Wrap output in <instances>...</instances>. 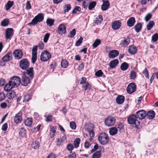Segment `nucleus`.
<instances>
[{"instance_id":"obj_60","label":"nucleus","mask_w":158,"mask_h":158,"mask_svg":"<svg viewBox=\"0 0 158 158\" xmlns=\"http://www.w3.org/2000/svg\"><path fill=\"white\" fill-rule=\"evenodd\" d=\"M143 73L144 74L145 76L147 78H149V74L148 71L146 68H145L143 72Z\"/></svg>"},{"instance_id":"obj_31","label":"nucleus","mask_w":158,"mask_h":158,"mask_svg":"<svg viewBox=\"0 0 158 158\" xmlns=\"http://www.w3.org/2000/svg\"><path fill=\"white\" fill-rule=\"evenodd\" d=\"M135 30L137 33L139 32L142 28V25L141 23H138L135 26Z\"/></svg>"},{"instance_id":"obj_8","label":"nucleus","mask_w":158,"mask_h":158,"mask_svg":"<svg viewBox=\"0 0 158 158\" xmlns=\"http://www.w3.org/2000/svg\"><path fill=\"white\" fill-rule=\"evenodd\" d=\"M22 81L21 84L24 86H27L30 83V80L29 78L26 76L25 72L23 73L22 76Z\"/></svg>"},{"instance_id":"obj_48","label":"nucleus","mask_w":158,"mask_h":158,"mask_svg":"<svg viewBox=\"0 0 158 158\" xmlns=\"http://www.w3.org/2000/svg\"><path fill=\"white\" fill-rule=\"evenodd\" d=\"M71 154L68 156V158H76V154L75 152H70Z\"/></svg>"},{"instance_id":"obj_42","label":"nucleus","mask_w":158,"mask_h":158,"mask_svg":"<svg viewBox=\"0 0 158 158\" xmlns=\"http://www.w3.org/2000/svg\"><path fill=\"white\" fill-rule=\"evenodd\" d=\"M96 4V3L95 1H93L90 3L88 9L89 10H91L93 8H94Z\"/></svg>"},{"instance_id":"obj_52","label":"nucleus","mask_w":158,"mask_h":158,"mask_svg":"<svg viewBox=\"0 0 158 158\" xmlns=\"http://www.w3.org/2000/svg\"><path fill=\"white\" fill-rule=\"evenodd\" d=\"M49 36L50 34L48 33H46L45 35L44 38V43H46L47 42L49 38Z\"/></svg>"},{"instance_id":"obj_54","label":"nucleus","mask_w":158,"mask_h":158,"mask_svg":"<svg viewBox=\"0 0 158 158\" xmlns=\"http://www.w3.org/2000/svg\"><path fill=\"white\" fill-rule=\"evenodd\" d=\"M83 40V38L81 37L80 39L78 40L76 42V45L77 46H79L82 43Z\"/></svg>"},{"instance_id":"obj_63","label":"nucleus","mask_w":158,"mask_h":158,"mask_svg":"<svg viewBox=\"0 0 158 158\" xmlns=\"http://www.w3.org/2000/svg\"><path fill=\"white\" fill-rule=\"evenodd\" d=\"M44 44L42 42H40L38 44L39 48L40 50H42L44 48Z\"/></svg>"},{"instance_id":"obj_26","label":"nucleus","mask_w":158,"mask_h":158,"mask_svg":"<svg viewBox=\"0 0 158 158\" xmlns=\"http://www.w3.org/2000/svg\"><path fill=\"white\" fill-rule=\"evenodd\" d=\"M135 22V19L134 18L131 17L129 18L127 22L128 26L130 27H132Z\"/></svg>"},{"instance_id":"obj_30","label":"nucleus","mask_w":158,"mask_h":158,"mask_svg":"<svg viewBox=\"0 0 158 158\" xmlns=\"http://www.w3.org/2000/svg\"><path fill=\"white\" fill-rule=\"evenodd\" d=\"M124 100V98L123 96L120 95L117 97L116 101L118 104H121L123 103Z\"/></svg>"},{"instance_id":"obj_61","label":"nucleus","mask_w":158,"mask_h":158,"mask_svg":"<svg viewBox=\"0 0 158 158\" xmlns=\"http://www.w3.org/2000/svg\"><path fill=\"white\" fill-rule=\"evenodd\" d=\"M67 148L69 151H71L73 148V146L72 144L69 143L67 145Z\"/></svg>"},{"instance_id":"obj_51","label":"nucleus","mask_w":158,"mask_h":158,"mask_svg":"<svg viewBox=\"0 0 158 158\" xmlns=\"http://www.w3.org/2000/svg\"><path fill=\"white\" fill-rule=\"evenodd\" d=\"M70 126L71 128L73 129H75L76 128V124L73 121L70 122Z\"/></svg>"},{"instance_id":"obj_49","label":"nucleus","mask_w":158,"mask_h":158,"mask_svg":"<svg viewBox=\"0 0 158 158\" xmlns=\"http://www.w3.org/2000/svg\"><path fill=\"white\" fill-rule=\"evenodd\" d=\"M152 15L150 13L147 14L145 17V20L146 22L148 21L149 20L152 18Z\"/></svg>"},{"instance_id":"obj_43","label":"nucleus","mask_w":158,"mask_h":158,"mask_svg":"<svg viewBox=\"0 0 158 158\" xmlns=\"http://www.w3.org/2000/svg\"><path fill=\"white\" fill-rule=\"evenodd\" d=\"M71 9V6L70 4H68L64 6V12L65 13L66 12H68Z\"/></svg>"},{"instance_id":"obj_39","label":"nucleus","mask_w":158,"mask_h":158,"mask_svg":"<svg viewBox=\"0 0 158 158\" xmlns=\"http://www.w3.org/2000/svg\"><path fill=\"white\" fill-rule=\"evenodd\" d=\"M101 43V40L98 39H97L95 40L93 44V46L94 48H96Z\"/></svg>"},{"instance_id":"obj_59","label":"nucleus","mask_w":158,"mask_h":158,"mask_svg":"<svg viewBox=\"0 0 158 158\" xmlns=\"http://www.w3.org/2000/svg\"><path fill=\"white\" fill-rule=\"evenodd\" d=\"M118 129L119 131H121L124 128V126L122 123H119L118 125V127L117 128Z\"/></svg>"},{"instance_id":"obj_29","label":"nucleus","mask_w":158,"mask_h":158,"mask_svg":"<svg viewBox=\"0 0 158 158\" xmlns=\"http://www.w3.org/2000/svg\"><path fill=\"white\" fill-rule=\"evenodd\" d=\"M102 21V16L99 15L97 16L94 20L95 23L96 24H99L101 23Z\"/></svg>"},{"instance_id":"obj_34","label":"nucleus","mask_w":158,"mask_h":158,"mask_svg":"<svg viewBox=\"0 0 158 158\" xmlns=\"http://www.w3.org/2000/svg\"><path fill=\"white\" fill-rule=\"evenodd\" d=\"M128 67V65L126 62L123 63L120 66L121 69L123 71L126 70Z\"/></svg>"},{"instance_id":"obj_15","label":"nucleus","mask_w":158,"mask_h":158,"mask_svg":"<svg viewBox=\"0 0 158 158\" xmlns=\"http://www.w3.org/2000/svg\"><path fill=\"white\" fill-rule=\"evenodd\" d=\"M130 42V38L128 36H127L126 38H124L123 40L121 41L120 43V45L122 47H126L129 44Z\"/></svg>"},{"instance_id":"obj_38","label":"nucleus","mask_w":158,"mask_h":158,"mask_svg":"<svg viewBox=\"0 0 158 158\" xmlns=\"http://www.w3.org/2000/svg\"><path fill=\"white\" fill-rule=\"evenodd\" d=\"M68 65V62L66 60H63L61 62V66L63 68H67Z\"/></svg>"},{"instance_id":"obj_32","label":"nucleus","mask_w":158,"mask_h":158,"mask_svg":"<svg viewBox=\"0 0 158 158\" xmlns=\"http://www.w3.org/2000/svg\"><path fill=\"white\" fill-rule=\"evenodd\" d=\"M14 2L9 1L5 5V8L6 10H9L13 5Z\"/></svg>"},{"instance_id":"obj_12","label":"nucleus","mask_w":158,"mask_h":158,"mask_svg":"<svg viewBox=\"0 0 158 158\" xmlns=\"http://www.w3.org/2000/svg\"><path fill=\"white\" fill-rule=\"evenodd\" d=\"M94 125L92 124H85V128L89 133V135L90 137H93L94 135V132L93 131V129H90L89 127H92L93 129H94Z\"/></svg>"},{"instance_id":"obj_1","label":"nucleus","mask_w":158,"mask_h":158,"mask_svg":"<svg viewBox=\"0 0 158 158\" xmlns=\"http://www.w3.org/2000/svg\"><path fill=\"white\" fill-rule=\"evenodd\" d=\"M20 82L21 79L19 77H13L9 80L8 83L6 84L4 89L6 91H8L14 87H17Z\"/></svg>"},{"instance_id":"obj_53","label":"nucleus","mask_w":158,"mask_h":158,"mask_svg":"<svg viewBox=\"0 0 158 158\" xmlns=\"http://www.w3.org/2000/svg\"><path fill=\"white\" fill-rule=\"evenodd\" d=\"M103 74V73L102 72V70H99L96 72L95 75L97 77H99L101 76Z\"/></svg>"},{"instance_id":"obj_40","label":"nucleus","mask_w":158,"mask_h":158,"mask_svg":"<svg viewBox=\"0 0 158 158\" xmlns=\"http://www.w3.org/2000/svg\"><path fill=\"white\" fill-rule=\"evenodd\" d=\"M54 21V20L53 19H48L47 20L46 23L48 25L51 26L53 25Z\"/></svg>"},{"instance_id":"obj_27","label":"nucleus","mask_w":158,"mask_h":158,"mask_svg":"<svg viewBox=\"0 0 158 158\" xmlns=\"http://www.w3.org/2000/svg\"><path fill=\"white\" fill-rule=\"evenodd\" d=\"M118 63V59L114 60L109 63V66L110 68H115Z\"/></svg>"},{"instance_id":"obj_24","label":"nucleus","mask_w":158,"mask_h":158,"mask_svg":"<svg viewBox=\"0 0 158 158\" xmlns=\"http://www.w3.org/2000/svg\"><path fill=\"white\" fill-rule=\"evenodd\" d=\"M137 51L136 47L134 45L130 46L128 49L129 52L131 54H135Z\"/></svg>"},{"instance_id":"obj_3","label":"nucleus","mask_w":158,"mask_h":158,"mask_svg":"<svg viewBox=\"0 0 158 158\" xmlns=\"http://www.w3.org/2000/svg\"><path fill=\"white\" fill-rule=\"evenodd\" d=\"M137 118L135 115L133 114L128 117L127 121L129 124H134L137 127L140 125V122L136 120Z\"/></svg>"},{"instance_id":"obj_17","label":"nucleus","mask_w":158,"mask_h":158,"mask_svg":"<svg viewBox=\"0 0 158 158\" xmlns=\"http://www.w3.org/2000/svg\"><path fill=\"white\" fill-rule=\"evenodd\" d=\"M12 58V52L10 51L2 57V59L4 62H6L10 60Z\"/></svg>"},{"instance_id":"obj_23","label":"nucleus","mask_w":158,"mask_h":158,"mask_svg":"<svg viewBox=\"0 0 158 158\" xmlns=\"http://www.w3.org/2000/svg\"><path fill=\"white\" fill-rule=\"evenodd\" d=\"M7 94V97L8 99H12L15 96V93L14 90H9Z\"/></svg>"},{"instance_id":"obj_50","label":"nucleus","mask_w":158,"mask_h":158,"mask_svg":"<svg viewBox=\"0 0 158 158\" xmlns=\"http://www.w3.org/2000/svg\"><path fill=\"white\" fill-rule=\"evenodd\" d=\"M158 39V34H155L152 37V40L154 42H156Z\"/></svg>"},{"instance_id":"obj_13","label":"nucleus","mask_w":158,"mask_h":158,"mask_svg":"<svg viewBox=\"0 0 158 158\" xmlns=\"http://www.w3.org/2000/svg\"><path fill=\"white\" fill-rule=\"evenodd\" d=\"M13 54L14 55L15 58L17 59H21L23 55L22 52L19 49H16L13 52Z\"/></svg>"},{"instance_id":"obj_9","label":"nucleus","mask_w":158,"mask_h":158,"mask_svg":"<svg viewBox=\"0 0 158 158\" xmlns=\"http://www.w3.org/2000/svg\"><path fill=\"white\" fill-rule=\"evenodd\" d=\"M5 38L6 40H10L13 35V29L12 28H7L5 30Z\"/></svg>"},{"instance_id":"obj_6","label":"nucleus","mask_w":158,"mask_h":158,"mask_svg":"<svg viewBox=\"0 0 158 158\" xmlns=\"http://www.w3.org/2000/svg\"><path fill=\"white\" fill-rule=\"evenodd\" d=\"M116 121L115 119L113 117L108 116L104 120V123L108 127L113 126Z\"/></svg>"},{"instance_id":"obj_58","label":"nucleus","mask_w":158,"mask_h":158,"mask_svg":"<svg viewBox=\"0 0 158 158\" xmlns=\"http://www.w3.org/2000/svg\"><path fill=\"white\" fill-rule=\"evenodd\" d=\"M76 30L75 29H73L70 32V37L71 38H73L76 34Z\"/></svg>"},{"instance_id":"obj_44","label":"nucleus","mask_w":158,"mask_h":158,"mask_svg":"<svg viewBox=\"0 0 158 158\" xmlns=\"http://www.w3.org/2000/svg\"><path fill=\"white\" fill-rule=\"evenodd\" d=\"M40 146V143L37 141H35L33 142L32 147L35 149H36L39 148Z\"/></svg>"},{"instance_id":"obj_21","label":"nucleus","mask_w":158,"mask_h":158,"mask_svg":"<svg viewBox=\"0 0 158 158\" xmlns=\"http://www.w3.org/2000/svg\"><path fill=\"white\" fill-rule=\"evenodd\" d=\"M155 112L152 110L148 111L146 114V116L148 119H152L155 117Z\"/></svg>"},{"instance_id":"obj_41","label":"nucleus","mask_w":158,"mask_h":158,"mask_svg":"<svg viewBox=\"0 0 158 158\" xmlns=\"http://www.w3.org/2000/svg\"><path fill=\"white\" fill-rule=\"evenodd\" d=\"M136 76V73L134 71H131V72L130 78L131 80H134Z\"/></svg>"},{"instance_id":"obj_7","label":"nucleus","mask_w":158,"mask_h":158,"mask_svg":"<svg viewBox=\"0 0 158 158\" xmlns=\"http://www.w3.org/2000/svg\"><path fill=\"white\" fill-rule=\"evenodd\" d=\"M51 57L50 53L47 51H44L42 52L40 55V60L43 61H46Z\"/></svg>"},{"instance_id":"obj_62","label":"nucleus","mask_w":158,"mask_h":158,"mask_svg":"<svg viewBox=\"0 0 158 158\" xmlns=\"http://www.w3.org/2000/svg\"><path fill=\"white\" fill-rule=\"evenodd\" d=\"M26 9L27 10H29L31 8V5L29 1H28L26 3Z\"/></svg>"},{"instance_id":"obj_16","label":"nucleus","mask_w":158,"mask_h":158,"mask_svg":"<svg viewBox=\"0 0 158 158\" xmlns=\"http://www.w3.org/2000/svg\"><path fill=\"white\" fill-rule=\"evenodd\" d=\"M121 24V23L119 20L115 21L112 23V27L114 30H117L120 27Z\"/></svg>"},{"instance_id":"obj_2","label":"nucleus","mask_w":158,"mask_h":158,"mask_svg":"<svg viewBox=\"0 0 158 158\" xmlns=\"http://www.w3.org/2000/svg\"><path fill=\"white\" fill-rule=\"evenodd\" d=\"M109 139V138L108 135L105 133H101L98 137V140L102 145H105L107 143Z\"/></svg>"},{"instance_id":"obj_20","label":"nucleus","mask_w":158,"mask_h":158,"mask_svg":"<svg viewBox=\"0 0 158 158\" xmlns=\"http://www.w3.org/2000/svg\"><path fill=\"white\" fill-rule=\"evenodd\" d=\"M66 139V136L64 135L62 137L60 138L56 139V144L58 146H60L62 144L63 141Z\"/></svg>"},{"instance_id":"obj_57","label":"nucleus","mask_w":158,"mask_h":158,"mask_svg":"<svg viewBox=\"0 0 158 158\" xmlns=\"http://www.w3.org/2000/svg\"><path fill=\"white\" fill-rule=\"evenodd\" d=\"M37 48L38 47L36 45L33 47L32 49V54H37Z\"/></svg>"},{"instance_id":"obj_56","label":"nucleus","mask_w":158,"mask_h":158,"mask_svg":"<svg viewBox=\"0 0 158 158\" xmlns=\"http://www.w3.org/2000/svg\"><path fill=\"white\" fill-rule=\"evenodd\" d=\"M90 85L89 83H87L85 84V86H82V87L85 88V90L86 91L88 89H90Z\"/></svg>"},{"instance_id":"obj_18","label":"nucleus","mask_w":158,"mask_h":158,"mask_svg":"<svg viewBox=\"0 0 158 158\" xmlns=\"http://www.w3.org/2000/svg\"><path fill=\"white\" fill-rule=\"evenodd\" d=\"M119 54V52L116 50L110 51L109 53V56L110 58H113L117 56Z\"/></svg>"},{"instance_id":"obj_36","label":"nucleus","mask_w":158,"mask_h":158,"mask_svg":"<svg viewBox=\"0 0 158 158\" xmlns=\"http://www.w3.org/2000/svg\"><path fill=\"white\" fill-rule=\"evenodd\" d=\"M26 125L28 126H30L32 123V120L31 118H28L26 119L24 122Z\"/></svg>"},{"instance_id":"obj_22","label":"nucleus","mask_w":158,"mask_h":158,"mask_svg":"<svg viewBox=\"0 0 158 158\" xmlns=\"http://www.w3.org/2000/svg\"><path fill=\"white\" fill-rule=\"evenodd\" d=\"M103 4L101 6V9L102 10H107L110 6V3L108 1L106 2H102Z\"/></svg>"},{"instance_id":"obj_10","label":"nucleus","mask_w":158,"mask_h":158,"mask_svg":"<svg viewBox=\"0 0 158 158\" xmlns=\"http://www.w3.org/2000/svg\"><path fill=\"white\" fill-rule=\"evenodd\" d=\"M136 88V86L134 83H130L128 85L127 88V92L129 94H131L135 91Z\"/></svg>"},{"instance_id":"obj_5","label":"nucleus","mask_w":158,"mask_h":158,"mask_svg":"<svg viewBox=\"0 0 158 158\" xmlns=\"http://www.w3.org/2000/svg\"><path fill=\"white\" fill-rule=\"evenodd\" d=\"M29 64V62L27 59H22L19 63L20 67L23 70L27 69L28 68Z\"/></svg>"},{"instance_id":"obj_64","label":"nucleus","mask_w":158,"mask_h":158,"mask_svg":"<svg viewBox=\"0 0 158 158\" xmlns=\"http://www.w3.org/2000/svg\"><path fill=\"white\" fill-rule=\"evenodd\" d=\"M7 128V124L6 123L3 124L2 127V129L3 131H6Z\"/></svg>"},{"instance_id":"obj_35","label":"nucleus","mask_w":158,"mask_h":158,"mask_svg":"<svg viewBox=\"0 0 158 158\" xmlns=\"http://www.w3.org/2000/svg\"><path fill=\"white\" fill-rule=\"evenodd\" d=\"M9 22L8 19L6 18L4 19L1 22V25L2 26L5 27L7 26Z\"/></svg>"},{"instance_id":"obj_46","label":"nucleus","mask_w":158,"mask_h":158,"mask_svg":"<svg viewBox=\"0 0 158 158\" xmlns=\"http://www.w3.org/2000/svg\"><path fill=\"white\" fill-rule=\"evenodd\" d=\"M26 134V131L25 129L23 128H21L19 131V134L20 135L22 136H24Z\"/></svg>"},{"instance_id":"obj_33","label":"nucleus","mask_w":158,"mask_h":158,"mask_svg":"<svg viewBox=\"0 0 158 158\" xmlns=\"http://www.w3.org/2000/svg\"><path fill=\"white\" fill-rule=\"evenodd\" d=\"M155 24V23L153 21H150L147 25V28L148 30H149L152 28Z\"/></svg>"},{"instance_id":"obj_19","label":"nucleus","mask_w":158,"mask_h":158,"mask_svg":"<svg viewBox=\"0 0 158 158\" xmlns=\"http://www.w3.org/2000/svg\"><path fill=\"white\" fill-rule=\"evenodd\" d=\"M58 32L60 34L66 33V28L64 25L63 24H60L58 27Z\"/></svg>"},{"instance_id":"obj_37","label":"nucleus","mask_w":158,"mask_h":158,"mask_svg":"<svg viewBox=\"0 0 158 158\" xmlns=\"http://www.w3.org/2000/svg\"><path fill=\"white\" fill-rule=\"evenodd\" d=\"M101 156V151H97L94 153L92 155L93 158H99Z\"/></svg>"},{"instance_id":"obj_45","label":"nucleus","mask_w":158,"mask_h":158,"mask_svg":"<svg viewBox=\"0 0 158 158\" xmlns=\"http://www.w3.org/2000/svg\"><path fill=\"white\" fill-rule=\"evenodd\" d=\"M80 139L79 138L76 139L74 141V146L75 148H77L79 146L80 142Z\"/></svg>"},{"instance_id":"obj_4","label":"nucleus","mask_w":158,"mask_h":158,"mask_svg":"<svg viewBox=\"0 0 158 158\" xmlns=\"http://www.w3.org/2000/svg\"><path fill=\"white\" fill-rule=\"evenodd\" d=\"M44 19V16L42 14H38L32 20L31 22L29 23V25H35L38 23L42 21Z\"/></svg>"},{"instance_id":"obj_11","label":"nucleus","mask_w":158,"mask_h":158,"mask_svg":"<svg viewBox=\"0 0 158 158\" xmlns=\"http://www.w3.org/2000/svg\"><path fill=\"white\" fill-rule=\"evenodd\" d=\"M137 118L139 119H143L146 116V111L143 110H140L137 111L135 114Z\"/></svg>"},{"instance_id":"obj_28","label":"nucleus","mask_w":158,"mask_h":158,"mask_svg":"<svg viewBox=\"0 0 158 158\" xmlns=\"http://www.w3.org/2000/svg\"><path fill=\"white\" fill-rule=\"evenodd\" d=\"M26 73L30 77L32 78L33 76V69L32 67L27 68V69Z\"/></svg>"},{"instance_id":"obj_55","label":"nucleus","mask_w":158,"mask_h":158,"mask_svg":"<svg viewBox=\"0 0 158 158\" xmlns=\"http://www.w3.org/2000/svg\"><path fill=\"white\" fill-rule=\"evenodd\" d=\"M31 98V96L29 94H27L24 95V101H28Z\"/></svg>"},{"instance_id":"obj_25","label":"nucleus","mask_w":158,"mask_h":158,"mask_svg":"<svg viewBox=\"0 0 158 158\" xmlns=\"http://www.w3.org/2000/svg\"><path fill=\"white\" fill-rule=\"evenodd\" d=\"M118 129L116 127H113L110 129L109 132L110 134L112 136L114 135L117 133Z\"/></svg>"},{"instance_id":"obj_14","label":"nucleus","mask_w":158,"mask_h":158,"mask_svg":"<svg viewBox=\"0 0 158 158\" xmlns=\"http://www.w3.org/2000/svg\"><path fill=\"white\" fill-rule=\"evenodd\" d=\"M22 112L19 111L17 114H16L14 118V121L15 123H20L22 120Z\"/></svg>"},{"instance_id":"obj_47","label":"nucleus","mask_w":158,"mask_h":158,"mask_svg":"<svg viewBox=\"0 0 158 158\" xmlns=\"http://www.w3.org/2000/svg\"><path fill=\"white\" fill-rule=\"evenodd\" d=\"M37 59V54H32L31 57L32 62L33 64H34Z\"/></svg>"}]
</instances>
